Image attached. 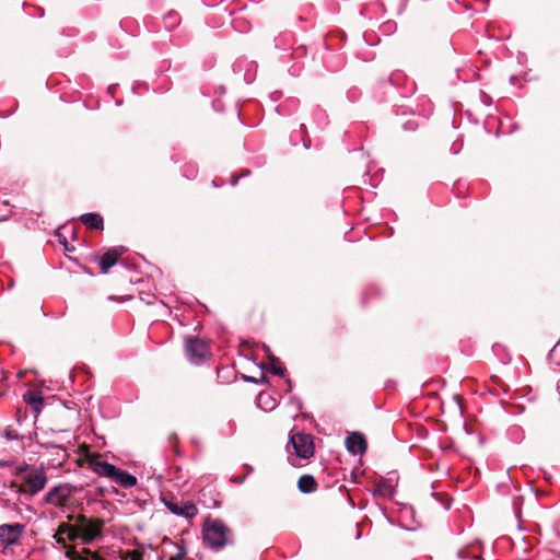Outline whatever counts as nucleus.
Returning <instances> with one entry per match:
<instances>
[{
	"mask_svg": "<svg viewBox=\"0 0 560 560\" xmlns=\"http://www.w3.org/2000/svg\"><path fill=\"white\" fill-rule=\"evenodd\" d=\"M258 406L264 410H272L276 407V400L269 393H260L257 397Z\"/></svg>",
	"mask_w": 560,
	"mask_h": 560,
	"instance_id": "15",
	"label": "nucleus"
},
{
	"mask_svg": "<svg viewBox=\"0 0 560 560\" xmlns=\"http://www.w3.org/2000/svg\"><path fill=\"white\" fill-rule=\"evenodd\" d=\"M124 253L122 247H114L107 250L100 260L101 271L107 273L108 270L117 262L118 257Z\"/></svg>",
	"mask_w": 560,
	"mask_h": 560,
	"instance_id": "11",
	"label": "nucleus"
},
{
	"mask_svg": "<svg viewBox=\"0 0 560 560\" xmlns=\"http://www.w3.org/2000/svg\"><path fill=\"white\" fill-rule=\"evenodd\" d=\"M104 525L105 522L102 518L80 514L73 517V523H60L54 539L66 549V557L69 560H105L96 551L88 548L78 550L68 546V541L80 540L83 545H90L102 539Z\"/></svg>",
	"mask_w": 560,
	"mask_h": 560,
	"instance_id": "1",
	"label": "nucleus"
},
{
	"mask_svg": "<svg viewBox=\"0 0 560 560\" xmlns=\"http://www.w3.org/2000/svg\"><path fill=\"white\" fill-rule=\"evenodd\" d=\"M0 466H3V463L0 462Z\"/></svg>",
	"mask_w": 560,
	"mask_h": 560,
	"instance_id": "23",
	"label": "nucleus"
},
{
	"mask_svg": "<svg viewBox=\"0 0 560 560\" xmlns=\"http://www.w3.org/2000/svg\"><path fill=\"white\" fill-rule=\"evenodd\" d=\"M166 508L175 515L192 518L198 514V509L190 501H164Z\"/></svg>",
	"mask_w": 560,
	"mask_h": 560,
	"instance_id": "8",
	"label": "nucleus"
},
{
	"mask_svg": "<svg viewBox=\"0 0 560 560\" xmlns=\"http://www.w3.org/2000/svg\"><path fill=\"white\" fill-rule=\"evenodd\" d=\"M418 128V122L413 119H409L407 120L405 124H404V129L405 130H409V131H413Z\"/></svg>",
	"mask_w": 560,
	"mask_h": 560,
	"instance_id": "19",
	"label": "nucleus"
},
{
	"mask_svg": "<svg viewBox=\"0 0 560 560\" xmlns=\"http://www.w3.org/2000/svg\"><path fill=\"white\" fill-rule=\"evenodd\" d=\"M346 447L353 455H361L366 451L368 444L363 434L353 432L346 438Z\"/></svg>",
	"mask_w": 560,
	"mask_h": 560,
	"instance_id": "9",
	"label": "nucleus"
},
{
	"mask_svg": "<svg viewBox=\"0 0 560 560\" xmlns=\"http://www.w3.org/2000/svg\"><path fill=\"white\" fill-rule=\"evenodd\" d=\"M164 22H165L166 27H174L175 25L178 24L179 16L175 12H170L167 15H165Z\"/></svg>",
	"mask_w": 560,
	"mask_h": 560,
	"instance_id": "18",
	"label": "nucleus"
},
{
	"mask_svg": "<svg viewBox=\"0 0 560 560\" xmlns=\"http://www.w3.org/2000/svg\"><path fill=\"white\" fill-rule=\"evenodd\" d=\"M209 354L208 346L205 341L194 338L186 341L187 359L194 363H201Z\"/></svg>",
	"mask_w": 560,
	"mask_h": 560,
	"instance_id": "7",
	"label": "nucleus"
},
{
	"mask_svg": "<svg viewBox=\"0 0 560 560\" xmlns=\"http://www.w3.org/2000/svg\"><path fill=\"white\" fill-rule=\"evenodd\" d=\"M119 560H143V551L138 549L120 551Z\"/></svg>",
	"mask_w": 560,
	"mask_h": 560,
	"instance_id": "16",
	"label": "nucleus"
},
{
	"mask_svg": "<svg viewBox=\"0 0 560 560\" xmlns=\"http://www.w3.org/2000/svg\"><path fill=\"white\" fill-rule=\"evenodd\" d=\"M25 525L20 523L0 525V545L4 548L21 544Z\"/></svg>",
	"mask_w": 560,
	"mask_h": 560,
	"instance_id": "6",
	"label": "nucleus"
},
{
	"mask_svg": "<svg viewBox=\"0 0 560 560\" xmlns=\"http://www.w3.org/2000/svg\"><path fill=\"white\" fill-rule=\"evenodd\" d=\"M5 438H7L8 440H13V439H15V438H16V435H13V434H11V432L7 431V432H5Z\"/></svg>",
	"mask_w": 560,
	"mask_h": 560,
	"instance_id": "20",
	"label": "nucleus"
},
{
	"mask_svg": "<svg viewBox=\"0 0 560 560\" xmlns=\"http://www.w3.org/2000/svg\"><path fill=\"white\" fill-rule=\"evenodd\" d=\"M81 221L90 229H103V218L97 213H85L81 215Z\"/></svg>",
	"mask_w": 560,
	"mask_h": 560,
	"instance_id": "14",
	"label": "nucleus"
},
{
	"mask_svg": "<svg viewBox=\"0 0 560 560\" xmlns=\"http://www.w3.org/2000/svg\"><path fill=\"white\" fill-rule=\"evenodd\" d=\"M89 468L97 474L113 480L120 487L132 488L137 485V478L115 465L101 460L97 456L89 458Z\"/></svg>",
	"mask_w": 560,
	"mask_h": 560,
	"instance_id": "2",
	"label": "nucleus"
},
{
	"mask_svg": "<svg viewBox=\"0 0 560 560\" xmlns=\"http://www.w3.org/2000/svg\"><path fill=\"white\" fill-rule=\"evenodd\" d=\"M202 534L205 544L213 550L222 549L230 538V529L219 520L207 523Z\"/></svg>",
	"mask_w": 560,
	"mask_h": 560,
	"instance_id": "4",
	"label": "nucleus"
},
{
	"mask_svg": "<svg viewBox=\"0 0 560 560\" xmlns=\"http://www.w3.org/2000/svg\"><path fill=\"white\" fill-rule=\"evenodd\" d=\"M270 372L276 375H283L284 373V368L277 358H271L270 360Z\"/></svg>",
	"mask_w": 560,
	"mask_h": 560,
	"instance_id": "17",
	"label": "nucleus"
},
{
	"mask_svg": "<svg viewBox=\"0 0 560 560\" xmlns=\"http://www.w3.org/2000/svg\"><path fill=\"white\" fill-rule=\"evenodd\" d=\"M24 400L36 413L42 410L43 398L38 393L28 390L26 394H24Z\"/></svg>",
	"mask_w": 560,
	"mask_h": 560,
	"instance_id": "13",
	"label": "nucleus"
},
{
	"mask_svg": "<svg viewBox=\"0 0 560 560\" xmlns=\"http://www.w3.org/2000/svg\"><path fill=\"white\" fill-rule=\"evenodd\" d=\"M290 444L293 448L288 457L292 466H300V459H308L314 455L312 436L305 433H293L290 436Z\"/></svg>",
	"mask_w": 560,
	"mask_h": 560,
	"instance_id": "3",
	"label": "nucleus"
},
{
	"mask_svg": "<svg viewBox=\"0 0 560 560\" xmlns=\"http://www.w3.org/2000/svg\"><path fill=\"white\" fill-rule=\"evenodd\" d=\"M63 244H65V248H66V250H70V249H69V247L67 246V241H66V238L63 240Z\"/></svg>",
	"mask_w": 560,
	"mask_h": 560,
	"instance_id": "21",
	"label": "nucleus"
},
{
	"mask_svg": "<svg viewBox=\"0 0 560 560\" xmlns=\"http://www.w3.org/2000/svg\"><path fill=\"white\" fill-rule=\"evenodd\" d=\"M170 560H178V559H175V558H171Z\"/></svg>",
	"mask_w": 560,
	"mask_h": 560,
	"instance_id": "22",
	"label": "nucleus"
},
{
	"mask_svg": "<svg viewBox=\"0 0 560 560\" xmlns=\"http://www.w3.org/2000/svg\"><path fill=\"white\" fill-rule=\"evenodd\" d=\"M47 483V477L43 469L32 468L27 470L24 481L21 485L20 491L34 495L45 488Z\"/></svg>",
	"mask_w": 560,
	"mask_h": 560,
	"instance_id": "5",
	"label": "nucleus"
},
{
	"mask_svg": "<svg viewBox=\"0 0 560 560\" xmlns=\"http://www.w3.org/2000/svg\"><path fill=\"white\" fill-rule=\"evenodd\" d=\"M299 490L303 493L314 492L317 488L315 478L311 475H303L298 481Z\"/></svg>",
	"mask_w": 560,
	"mask_h": 560,
	"instance_id": "12",
	"label": "nucleus"
},
{
	"mask_svg": "<svg viewBox=\"0 0 560 560\" xmlns=\"http://www.w3.org/2000/svg\"><path fill=\"white\" fill-rule=\"evenodd\" d=\"M70 495L69 490L63 486H57L50 489L45 500L48 504H52L55 506L63 505Z\"/></svg>",
	"mask_w": 560,
	"mask_h": 560,
	"instance_id": "10",
	"label": "nucleus"
}]
</instances>
